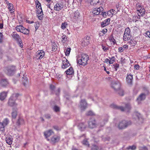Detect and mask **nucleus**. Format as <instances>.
<instances>
[{
	"label": "nucleus",
	"mask_w": 150,
	"mask_h": 150,
	"mask_svg": "<svg viewBox=\"0 0 150 150\" xmlns=\"http://www.w3.org/2000/svg\"><path fill=\"white\" fill-rule=\"evenodd\" d=\"M88 58V56L87 54H82L81 55V57L77 58V63L80 65L84 66L87 64Z\"/></svg>",
	"instance_id": "1"
},
{
	"label": "nucleus",
	"mask_w": 150,
	"mask_h": 150,
	"mask_svg": "<svg viewBox=\"0 0 150 150\" xmlns=\"http://www.w3.org/2000/svg\"><path fill=\"white\" fill-rule=\"evenodd\" d=\"M19 95V94L17 93H13L9 99L8 102V105L11 107H16L17 106V104L15 102V101Z\"/></svg>",
	"instance_id": "2"
},
{
	"label": "nucleus",
	"mask_w": 150,
	"mask_h": 150,
	"mask_svg": "<svg viewBox=\"0 0 150 150\" xmlns=\"http://www.w3.org/2000/svg\"><path fill=\"white\" fill-rule=\"evenodd\" d=\"M110 107L114 109H117L120 110L122 111H126L128 112L131 109V106L128 103L125 105V108H124L122 106H118L115 104H112L110 105Z\"/></svg>",
	"instance_id": "3"
},
{
	"label": "nucleus",
	"mask_w": 150,
	"mask_h": 150,
	"mask_svg": "<svg viewBox=\"0 0 150 150\" xmlns=\"http://www.w3.org/2000/svg\"><path fill=\"white\" fill-rule=\"evenodd\" d=\"M136 8L138 11L137 13L139 16H140V15L142 16H144L145 14V10L144 7L140 5L139 4H137L136 5Z\"/></svg>",
	"instance_id": "4"
},
{
	"label": "nucleus",
	"mask_w": 150,
	"mask_h": 150,
	"mask_svg": "<svg viewBox=\"0 0 150 150\" xmlns=\"http://www.w3.org/2000/svg\"><path fill=\"white\" fill-rule=\"evenodd\" d=\"M131 124V122L130 121H127L125 120H122L119 123L118 127L119 129H125Z\"/></svg>",
	"instance_id": "5"
},
{
	"label": "nucleus",
	"mask_w": 150,
	"mask_h": 150,
	"mask_svg": "<svg viewBox=\"0 0 150 150\" xmlns=\"http://www.w3.org/2000/svg\"><path fill=\"white\" fill-rule=\"evenodd\" d=\"M111 87L115 91H117L121 87V84L118 81H114L111 84Z\"/></svg>",
	"instance_id": "6"
},
{
	"label": "nucleus",
	"mask_w": 150,
	"mask_h": 150,
	"mask_svg": "<svg viewBox=\"0 0 150 150\" xmlns=\"http://www.w3.org/2000/svg\"><path fill=\"white\" fill-rule=\"evenodd\" d=\"M131 37L130 29L128 27L125 28L123 35V40L127 41L130 39Z\"/></svg>",
	"instance_id": "7"
},
{
	"label": "nucleus",
	"mask_w": 150,
	"mask_h": 150,
	"mask_svg": "<svg viewBox=\"0 0 150 150\" xmlns=\"http://www.w3.org/2000/svg\"><path fill=\"white\" fill-rule=\"evenodd\" d=\"M15 67L14 66H9L5 70L6 73L9 76L13 75L15 73Z\"/></svg>",
	"instance_id": "8"
},
{
	"label": "nucleus",
	"mask_w": 150,
	"mask_h": 150,
	"mask_svg": "<svg viewBox=\"0 0 150 150\" xmlns=\"http://www.w3.org/2000/svg\"><path fill=\"white\" fill-rule=\"evenodd\" d=\"M87 103L86 100L82 99L80 101L79 106L81 111H84L87 108Z\"/></svg>",
	"instance_id": "9"
},
{
	"label": "nucleus",
	"mask_w": 150,
	"mask_h": 150,
	"mask_svg": "<svg viewBox=\"0 0 150 150\" xmlns=\"http://www.w3.org/2000/svg\"><path fill=\"white\" fill-rule=\"evenodd\" d=\"M133 80V75L130 73L127 74L126 78V81L128 85L130 86L132 84Z\"/></svg>",
	"instance_id": "10"
},
{
	"label": "nucleus",
	"mask_w": 150,
	"mask_h": 150,
	"mask_svg": "<svg viewBox=\"0 0 150 150\" xmlns=\"http://www.w3.org/2000/svg\"><path fill=\"white\" fill-rule=\"evenodd\" d=\"M90 38L86 36L82 40L81 45L83 46H85L89 44L90 41Z\"/></svg>",
	"instance_id": "11"
},
{
	"label": "nucleus",
	"mask_w": 150,
	"mask_h": 150,
	"mask_svg": "<svg viewBox=\"0 0 150 150\" xmlns=\"http://www.w3.org/2000/svg\"><path fill=\"white\" fill-rule=\"evenodd\" d=\"M103 8L100 6L98 8H94L93 10L92 13L94 15H98L102 11H103Z\"/></svg>",
	"instance_id": "12"
},
{
	"label": "nucleus",
	"mask_w": 150,
	"mask_h": 150,
	"mask_svg": "<svg viewBox=\"0 0 150 150\" xmlns=\"http://www.w3.org/2000/svg\"><path fill=\"white\" fill-rule=\"evenodd\" d=\"M45 52L42 50L38 51L36 54L35 56L37 58V59H40L45 55Z\"/></svg>",
	"instance_id": "13"
},
{
	"label": "nucleus",
	"mask_w": 150,
	"mask_h": 150,
	"mask_svg": "<svg viewBox=\"0 0 150 150\" xmlns=\"http://www.w3.org/2000/svg\"><path fill=\"white\" fill-rule=\"evenodd\" d=\"M60 136L57 135H54L51 138V142L54 144L58 142L60 140Z\"/></svg>",
	"instance_id": "14"
},
{
	"label": "nucleus",
	"mask_w": 150,
	"mask_h": 150,
	"mask_svg": "<svg viewBox=\"0 0 150 150\" xmlns=\"http://www.w3.org/2000/svg\"><path fill=\"white\" fill-rule=\"evenodd\" d=\"M88 127L92 129L96 127V120L94 119L90 120L88 123Z\"/></svg>",
	"instance_id": "15"
},
{
	"label": "nucleus",
	"mask_w": 150,
	"mask_h": 150,
	"mask_svg": "<svg viewBox=\"0 0 150 150\" xmlns=\"http://www.w3.org/2000/svg\"><path fill=\"white\" fill-rule=\"evenodd\" d=\"M62 65V68L63 69H65L70 65V64L68 61L67 59L66 58H64V59L63 60Z\"/></svg>",
	"instance_id": "16"
},
{
	"label": "nucleus",
	"mask_w": 150,
	"mask_h": 150,
	"mask_svg": "<svg viewBox=\"0 0 150 150\" xmlns=\"http://www.w3.org/2000/svg\"><path fill=\"white\" fill-rule=\"evenodd\" d=\"M54 10L57 11H59L63 8V5L60 3L58 2L54 6Z\"/></svg>",
	"instance_id": "17"
},
{
	"label": "nucleus",
	"mask_w": 150,
	"mask_h": 150,
	"mask_svg": "<svg viewBox=\"0 0 150 150\" xmlns=\"http://www.w3.org/2000/svg\"><path fill=\"white\" fill-rule=\"evenodd\" d=\"M148 93V91L146 90L145 92V93H142L141 94L139 97L137 98V100H144L145 98L146 95Z\"/></svg>",
	"instance_id": "18"
},
{
	"label": "nucleus",
	"mask_w": 150,
	"mask_h": 150,
	"mask_svg": "<svg viewBox=\"0 0 150 150\" xmlns=\"http://www.w3.org/2000/svg\"><path fill=\"white\" fill-rule=\"evenodd\" d=\"M37 12L39 19L42 20L43 17V13L42 8H40V9H38Z\"/></svg>",
	"instance_id": "19"
},
{
	"label": "nucleus",
	"mask_w": 150,
	"mask_h": 150,
	"mask_svg": "<svg viewBox=\"0 0 150 150\" xmlns=\"http://www.w3.org/2000/svg\"><path fill=\"white\" fill-rule=\"evenodd\" d=\"M53 132L51 129H49L44 132V134L46 138L50 137L52 134H53Z\"/></svg>",
	"instance_id": "20"
},
{
	"label": "nucleus",
	"mask_w": 150,
	"mask_h": 150,
	"mask_svg": "<svg viewBox=\"0 0 150 150\" xmlns=\"http://www.w3.org/2000/svg\"><path fill=\"white\" fill-rule=\"evenodd\" d=\"M1 85L3 86H7L8 84V82L6 79H2L0 82Z\"/></svg>",
	"instance_id": "21"
},
{
	"label": "nucleus",
	"mask_w": 150,
	"mask_h": 150,
	"mask_svg": "<svg viewBox=\"0 0 150 150\" xmlns=\"http://www.w3.org/2000/svg\"><path fill=\"white\" fill-rule=\"evenodd\" d=\"M110 21V19L109 18H107L103 21L101 23V26L104 27L108 25Z\"/></svg>",
	"instance_id": "22"
},
{
	"label": "nucleus",
	"mask_w": 150,
	"mask_h": 150,
	"mask_svg": "<svg viewBox=\"0 0 150 150\" xmlns=\"http://www.w3.org/2000/svg\"><path fill=\"white\" fill-rule=\"evenodd\" d=\"M8 92L3 91L0 94V99L3 100H4L7 97Z\"/></svg>",
	"instance_id": "23"
},
{
	"label": "nucleus",
	"mask_w": 150,
	"mask_h": 150,
	"mask_svg": "<svg viewBox=\"0 0 150 150\" xmlns=\"http://www.w3.org/2000/svg\"><path fill=\"white\" fill-rule=\"evenodd\" d=\"M66 74L68 75H72L74 73V71L73 68L72 67L69 68L68 69L65 71Z\"/></svg>",
	"instance_id": "24"
},
{
	"label": "nucleus",
	"mask_w": 150,
	"mask_h": 150,
	"mask_svg": "<svg viewBox=\"0 0 150 150\" xmlns=\"http://www.w3.org/2000/svg\"><path fill=\"white\" fill-rule=\"evenodd\" d=\"M16 125H23L24 124V121L23 118L19 117L17 122Z\"/></svg>",
	"instance_id": "25"
},
{
	"label": "nucleus",
	"mask_w": 150,
	"mask_h": 150,
	"mask_svg": "<svg viewBox=\"0 0 150 150\" xmlns=\"http://www.w3.org/2000/svg\"><path fill=\"white\" fill-rule=\"evenodd\" d=\"M13 140V138L12 137H7L6 138V143L10 145H11L12 144Z\"/></svg>",
	"instance_id": "26"
},
{
	"label": "nucleus",
	"mask_w": 150,
	"mask_h": 150,
	"mask_svg": "<svg viewBox=\"0 0 150 150\" xmlns=\"http://www.w3.org/2000/svg\"><path fill=\"white\" fill-rule=\"evenodd\" d=\"M108 40L111 42H112L114 45L116 44V42L114 39L112 35H110L108 37Z\"/></svg>",
	"instance_id": "27"
},
{
	"label": "nucleus",
	"mask_w": 150,
	"mask_h": 150,
	"mask_svg": "<svg viewBox=\"0 0 150 150\" xmlns=\"http://www.w3.org/2000/svg\"><path fill=\"white\" fill-rule=\"evenodd\" d=\"M61 42H62L63 43V44H64V43L66 42L67 41V38L68 37L66 35H63L61 37Z\"/></svg>",
	"instance_id": "28"
},
{
	"label": "nucleus",
	"mask_w": 150,
	"mask_h": 150,
	"mask_svg": "<svg viewBox=\"0 0 150 150\" xmlns=\"http://www.w3.org/2000/svg\"><path fill=\"white\" fill-rule=\"evenodd\" d=\"M78 127L81 131H82L85 129L86 127V126L83 123H81L79 124Z\"/></svg>",
	"instance_id": "29"
},
{
	"label": "nucleus",
	"mask_w": 150,
	"mask_h": 150,
	"mask_svg": "<svg viewBox=\"0 0 150 150\" xmlns=\"http://www.w3.org/2000/svg\"><path fill=\"white\" fill-rule=\"evenodd\" d=\"M12 36L13 38L17 41H19L21 40L20 36L17 34H13Z\"/></svg>",
	"instance_id": "30"
},
{
	"label": "nucleus",
	"mask_w": 150,
	"mask_h": 150,
	"mask_svg": "<svg viewBox=\"0 0 150 150\" xmlns=\"http://www.w3.org/2000/svg\"><path fill=\"white\" fill-rule=\"evenodd\" d=\"M79 14L78 11H76L72 13V16L74 19H76L78 18Z\"/></svg>",
	"instance_id": "31"
},
{
	"label": "nucleus",
	"mask_w": 150,
	"mask_h": 150,
	"mask_svg": "<svg viewBox=\"0 0 150 150\" xmlns=\"http://www.w3.org/2000/svg\"><path fill=\"white\" fill-rule=\"evenodd\" d=\"M24 28V27L22 25H18L16 27V29L17 31L21 33L22 31Z\"/></svg>",
	"instance_id": "32"
},
{
	"label": "nucleus",
	"mask_w": 150,
	"mask_h": 150,
	"mask_svg": "<svg viewBox=\"0 0 150 150\" xmlns=\"http://www.w3.org/2000/svg\"><path fill=\"white\" fill-rule=\"evenodd\" d=\"M128 43L131 46H134L137 43V41L134 40L133 39L129 41Z\"/></svg>",
	"instance_id": "33"
},
{
	"label": "nucleus",
	"mask_w": 150,
	"mask_h": 150,
	"mask_svg": "<svg viewBox=\"0 0 150 150\" xmlns=\"http://www.w3.org/2000/svg\"><path fill=\"white\" fill-rule=\"evenodd\" d=\"M9 122V120L7 118H6L4 120L2 123L4 126L5 127L8 124Z\"/></svg>",
	"instance_id": "34"
},
{
	"label": "nucleus",
	"mask_w": 150,
	"mask_h": 150,
	"mask_svg": "<svg viewBox=\"0 0 150 150\" xmlns=\"http://www.w3.org/2000/svg\"><path fill=\"white\" fill-rule=\"evenodd\" d=\"M99 2V0H92L90 2V4L91 5L95 6Z\"/></svg>",
	"instance_id": "35"
},
{
	"label": "nucleus",
	"mask_w": 150,
	"mask_h": 150,
	"mask_svg": "<svg viewBox=\"0 0 150 150\" xmlns=\"http://www.w3.org/2000/svg\"><path fill=\"white\" fill-rule=\"evenodd\" d=\"M116 92H117L119 95L120 96H123L124 95V91L121 87L118 91Z\"/></svg>",
	"instance_id": "36"
},
{
	"label": "nucleus",
	"mask_w": 150,
	"mask_h": 150,
	"mask_svg": "<svg viewBox=\"0 0 150 150\" xmlns=\"http://www.w3.org/2000/svg\"><path fill=\"white\" fill-rule=\"evenodd\" d=\"M35 4L36 5V7L37 9H40L41 8V4L39 1L38 0H36L35 1Z\"/></svg>",
	"instance_id": "37"
},
{
	"label": "nucleus",
	"mask_w": 150,
	"mask_h": 150,
	"mask_svg": "<svg viewBox=\"0 0 150 150\" xmlns=\"http://www.w3.org/2000/svg\"><path fill=\"white\" fill-rule=\"evenodd\" d=\"M29 30L28 29L25 28H23L21 32V33L25 34H28L29 33Z\"/></svg>",
	"instance_id": "38"
},
{
	"label": "nucleus",
	"mask_w": 150,
	"mask_h": 150,
	"mask_svg": "<svg viewBox=\"0 0 150 150\" xmlns=\"http://www.w3.org/2000/svg\"><path fill=\"white\" fill-rule=\"evenodd\" d=\"M108 121V118H106L105 120L103 121L102 122H100V126L102 127L104 125L105 123L106 122Z\"/></svg>",
	"instance_id": "39"
},
{
	"label": "nucleus",
	"mask_w": 150,
	"mask_h": 150,
	"mask_svg": "<svg viewBox=\"0 0 150 150\" xmlns=\"http://www.w3.org/2000/svg\"><path fill=\"white\" fill-rule=\"evenodd\" d=\"M110 60H109V63L110 64H113L115 61V57H112L111 58H109Z\"/></svg>",
	"instance_id": "40"
},
{
	"label": "nucleus",
	"mask_w": 150,
	"mask_h": 150,
	"mask_svg": "<svg viewBox=\"0 0 150 150\" xmlns=\"http://www.w3.org/2000/svg\"><path fill=\"white\" fill-rule=\"evenodd\" d=\"M11 114L12 118L15 119L17 116V112L16 111H13Z\"/></svg>",
	"instance_id": "41"
},
{
	"label": "nucleus",
	"mask_w": 150,
	"mask_h": 150,
	"mask_svg": "<svg viewBox=\"0 0 150 150\" xmlns=\"http://www.w3.org/2000/svg\"><path fill=\"white\" fill-rule=\"evenodd\" d=\"M5 127L3 125V124L1 122H0V131L3 132L5 130Z\"/></svg>",
	"instance_id": "42"
},
{
	"label": "nucleus",
	"mask_w": 150,
	"mask_h": 150,
	"mask_svg": "<svg viewBox=\"0 0 150 150\" xmlns=\"http://www.w3.org/2000/svg\"><path fill=\"white\" fill-rule=\"evenodd\" d=\"M102 139L104 141H109L110 140V138L107 136H103Z\"/></svg>",
	"instance_id": "43"
},
{
	"label": "nucleus",
	"mask_w": 150,
	"mask_h": 150,
	"mask_svg": "<svg viewBox=\"0 0 150 150\" xmlns=\"http://www.w3.org/2000/svg\"><path fill=\"white\" fill-rule=\"evenodd\" d=\"M68 24L66 22H64L62 23L61 25V28L63 29L64 30L67 27V25Z\"/></svg>",
	"instance_id": "44"
},
{
	"label": "nucleus",
	"mask_w": 150,
	"mask_h": 150,
	"mask_svg": "<svg viewBox=\"0 0 150 150\" xmlns=\"http://www.w3.org/2000/svg\"><path fill=\"white\" fill-rule=\"evenodd\" d=\"M136 146L134 145H133L132 146H129L127 147V149H131L132 150H134L136 149Z\"/></svg>",
	"instance_id": "45"
},
{
	"label": "nucleus",
	"mask_w": 150,
	"mask_h": 150,
	"mask_svg": "<svg viewBox=\"0 0 150 150\" xmlns=\"http://www.w3.org/2000/svg\"><path fill=\"white\" fill-rule=\"evenodd\" d=\"M70 51L71 48H67L65 52L66 55L67 56H68L69 55Z\"/></svg>",
	"instance_id": "46"
},
{
	"label": "nucleus",
	"mask_w": 150,
	"mask_h": 150,
	"mask_svg": "<svg viewBox=\"0 0 150 150\" xmlns=\"http://www.w3.org/2000/svg\"><path fill=\"white\" fill-rule=\"evenodd\" d=\"M112 66L115 69V71H117L118 68L119 67V64H116L112 65Z\"/></svg>",
	"instance_id": "47"
},
{
	"label": "nucleus",
	"mask_w": 150,
	"mask_h": 150,
	"mask_svg": "<svg viewBox=\"0 0 150 150\" xmlns=\"http://www.w3.org/2000/svg\"><path fill=\"white\" fill-rule=\"evenodd\" d=\"M8 8L9 9L10 11H12V9H13V4L8 3Z\"/></svg>",
	"instance_id": "48"
},
{
	"label": "nucleus",
	"mask_w": 150,
	"mask_h": 150,
	"mask_svg": "<svg viewBox=\"0 0 150 150\" xmlns=\"http://www.w3.org/2000/svg\"><path fill=\"white\" fill-rule=\"evenodd\" d=\"M82 143L83 144L86 146H88L89 145L88 142L86 139H85L83 141Z\"/></svg>",
	"instance_id": "49"
},
{
	"label": "nucleus",
	"mask_w": 150,
	"mask_h": 150,
	"mask_svg": "<svg viewBox=\"0 0 150 150\" xmlns=\"http://www.w3.org/2000/svg\"><path fill=\"white\" fill-rule=\"evenodd\" d=\"M91 150H98V147L96 145H93L91 147Z\"/></svg>",
	"instance_id": "50"
},
{
	"label": "nucleus",
	"mask_w": 150,
	"mask_h": 150,
	"mask_svg": "<svg viewBox=\"0 0 150 150\" xmlns=\"http://www.w3.org/2000/svg\"><path fill=\"white\" fill-rule=\"evenodd\" d=\"M94 114L93 112L91 111H89L87 112L86 113V115H93Z\"/></svg>",
	"instance_id": "51"
},
{
	"label": "nucleus",
	"mask_w": 150,
	"mask_h": 150,
	"mask_svg": "<svg viewBox=\"0 0 150 150\" xmlns=\"http://www.w3.org/2000/svg\"><path fill=\"white\" fill-rule=\"evenodd\" d=\"M101 46H102L103 50L104 51H107L108 50V47H106L103 44H101Z\"/></svg>",
	"instance_id": "52"
},
{
	"label": "nucleus",
	"mask_w": 150,
	"mask_h": 150,
	"mask_svg": "<svg viewBox=\"0 0 150 150\" xmlns=\"http://www.w3.org/2000/svg\"><path fill=\"white\" fill-rule=\"evenodd\" d=\"M54 109L55 111L57 112L59 110V108L57 106H55L54 107Z\"/></svg>",
	"instance_id": "53"
},
{
	"label": "nucleus",
	"mask_w": 150,
	"mask_h": 150,
	"mask_svg": "<svg viewBox=\"0 0 150 150\" xmlns=\"http://www.w3.org/2000/svg\"><path fill=\"white\" fill-rule=\"evenodd\" d=\"M55 88V86L51 84L50 86V89L52 91V93H54V90Z\"/></svg>",
	"instance_id": "54"
},
{
	"label": "nucleus",
	"mask_w": 150,
	"mask_h": 150,
	"mask_svg": "<svg viewBox=\"0 0 150 150\" xmlns=\"http://www.w3.org/2000/svg\"><path fill=\"white\" fill-rule=\"evenodd\" d=\"M3 20H0V29H2L3 28Z\"/></svg>",
	"instance_id": "55"
},
{
	"label": "nucleus",
	"mask_w": 150,
	"mask_h": 150,
	"mask_svg": "<svg viewBox=\"0 0 150 150\" xmlns=\"http://www.w3.org/2000/svg\"><path fill=\"white\" fill-rule=\"evenodd\" d=\"M110 11L112 15H115L116 14L117 12L114 9H112L110 10Z\"/></svg>",
	"instance_id": "56"
},
{
	"label": "nucleus",
	"mask_w": 150,
	"mask_h": 150,
	"mask_svg": "<svg viewBox=\"0 0 150 150\" xmlns=\"http://www.w3.org/2000/svg\"><path fill=\"white\" fill-rule=\"evenodd\" d=\"M3 35L2 33H0V43H1L3 42Z\"/></svg>",
	"instance_id": "57"
},
{
	"label": "nucleus",
	"mask_w": 150,
	"mask_h": 150,
	"mask_svg": "<svg viewBox=\"0 0 150 150\" xmlns=\"http://www.w3.org/2000/svg\"><path fill=\"white\" fill-rule=\"evenodd\" d=\"M60 91V89L58 88L57 90L55 91L54 93L56 95L58 96L59 94Z\"/></svg>",
	"instance_id": "58"
},
{
	"label": "nucleus",
	"mask_w": 150,
	"mask_h": 150,
	"mask_svg": "<svg viewBox=\"0 0 150 150\" xmlns=\"http://www.w3.org/2000/svg\"><path fill=\"white\" fill-rule=\"evenodd\" d=\"M145 34L146 35V37H148L150 38V32L149 31H147L145 33Z\"/></svg>",
	"instance_id": "59"
},
{
	"label": "nucleus",
	"mask_w": 150,
	"mask_h": 150,
	"mask_svg": "<svg viewBox=\"0 0 150 150\" xmlns=\"http://www.w3.org/2000/svg\"><path fill=\"white\" fill-rule=\"evenodd\" d=\"M123 49L124 50H125L127 49L128 48V46L127 45H125L122 47Z\"/></svg>",
	"instance_id": "60"
},
{
	"label": "nucleus",
	"mask_w": 150,
	"mask_h": 150,
	"mask_svg": "<svg viewBox=\"0 0 150 150\" xmlns=\"http://www.w3.org/2000/svg\"><path fill=\"white\" fill-rule=\"evenodd\" d=\"M45 117L46 119H49L51 118L50 115L49 114H47L45 115Z\"/></svg>",
	"instance_id": "61"
},
{
	"label": "nucleus",
	"mask_w": 150,
	"mask_h": 150,
	"mask_svg": "<svg viewBox=\"0 0 150 150\" xmlns=\"http://www.w3.org/2000/svg\"><path fill=\"white\" fill-rule=\"evenodd\" d=\"M52 49L53 51H55L57 49V47L56 46H52Z\"/></svg>",
	"instance_id": "62"
},
{
	"label": "nucleus",
	"mask_w": 150,
	"mask_h": 150,
	"mask_svg": "<svg viewBox=\"0 0 150 150\" xmlns=\"http://www.w3.org/2000/svg\"><path fill=\"white\" fill-rule=\"evenodd\" d=\"M118 51L119 52H122L124 51V50L122 47H120L119 48Z\"/></svg>",
	"instance_id": "63"
},
{
	"label": "nucleus",
	"mask_w": 150,
	"mask_h": 150,
	"mask_svg": "<svg viewBox=\"0 0 150 150\" xmlns=\"http://www.w3.org/2000/svg\"><path fill=\"white\" fill-rule=\"evenodd\" d=\"M139 66L138 65L135 64L134 65V69H139Z\"/></svg>",
	"instance_id": "64"
}]
</instances>
